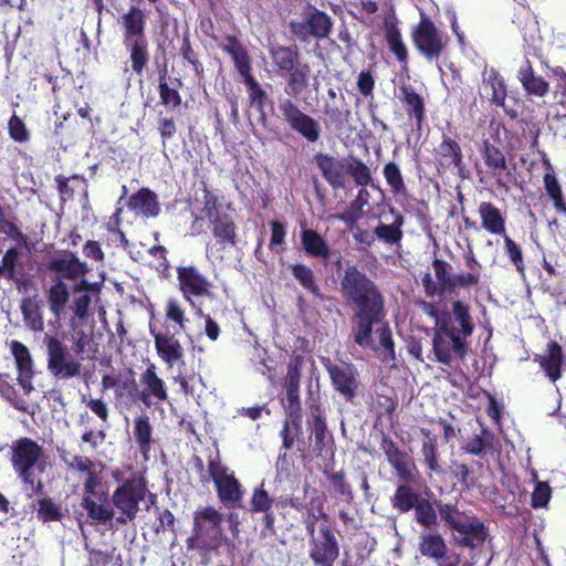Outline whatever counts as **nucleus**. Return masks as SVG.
I'll return each instance as SVG.
<instances>
[{
    "label": "nucleus",
    "instance_id": "59",
    "mask_svg": "<svg viewBox=\"0 0 566 566\" xmlns=\"http://www.w3.org/2000/svg\"><path fill=\"white\" fill-rule=\"evenodd\" d=\"M327 480L333 485L335 492L348 504L354 501V491L350 483L346 480L343 470L327 475Z\"/></svg>",
    "mask_w": 566,
    "mask_h": 566
},
{
    "label": "nucleus",
    "instance_id": "48",
    "mask_svg": "<svg viewBox=\"0 0 566 566\" xmlns=\"http://www.w3.org/2000/svg\"><path fill=\"white\" fill-rule=\"evenodd\" d=\"M368 195L369 193L365 188H360L356 198L349 202L348 208L336 216V218L343 221L349 230H353L358 220L361 219L364 214L363 208L367 203Z\"/></svg>",
    "mask_w": 566,
    "mask_h": 566
},
{
    "label": "nucleus",
    "instance_id": "27",
    "mask_svg": "<svg viewBox=\"0 0 566 566\" xmlns=\"http://www.w3.org/2000/svg\"><path fill=\"white\" fill-rule=\"evenodd\" d=\"M432 268L440 287V293L453 292L455 289L467 290V284L472 283L470 274H452L451 265L439 258L432 260Z\"/></svg>",
    "mask_w": 566,
    "mask_h": 566
},
{
    "label": "nucleus",
    "instance_id": "52",
    "mask_svg": "<svg viewBox=\"0 0 566 566\" xmlns=\"http://www.w3.org/2000/svg\"><path fill=\"white\" fill-rule=\"evenodd\" d=\"M81 505L86 510L87 516L97 523L104 524L111 521L115 515V512L112 507H108L104 504H97L90 494H85Z\"/></svg>",
    "mask_w": 566,
    "mask_h": 566
},
{
    "label": "nucleus",
    "instance_id": "23",
    "mask_svg": "<svg viewBox=\"0 0 566 566\" xmlns=\"http://www.w3.org/2000/svg\"><path fill=\"white\" fill-rule=\"evenodd\" d=\"M336 391L346 400L353 401L358 389L357 370L353 364L336 365L328 363L325 365Z\"/></svg>",
    "mask_w": 566,
    "mask_h": 566
},
{
    "label": "nucleus",
    "instance_id": "60",
    "mask_svg": "<svg viewBox=\"0 0 566 566\" xmlns=\"http://www.w3.org/2000/svg\"><path fill=\"white\" fill-rule=\"evenodd\" d=\"M450 473L458 481L462 490H470L475 484L471 468L460 461L453 460L450 463Z\"/></svg>",
    "mask_w": 566,
    "mask_h": 566
},
{
    "label": "nucleus",
    "instance_id": "44",
    "mask_svg": "<svg viewBox=\"0 0 566 566\" xmlns=\"http://www.w3.org/2000/svg\"><path fill=\"white\" fill-rule=\"evenodd\" d=\"M385 41L389 51L396 56L401 67L407 70L408 49L402 40L401 32L396 24H387L385 28Z\"/></svg>",
    "mask_w": 566,
    "mask_h": 566
},
{
    "label": "nucleus",
    "instance_id": "17",
    "mask_svg": "<svg viewBox=\"0 0 566 566\" xmlns=\"http://www.w3.org/2000/svg\"><path fill=\"white\" fill-rule=\"evenodd\" d=\"M139 403L146 408L156 407L169 399L166 381L157 374L155 364H149L139 375Z\"/></svg>",
    "mask_w": 566,
    "mask_h": 566
},
{
    "label": "nucleus",
    "instance_id": "31",
    "mask_svg": "<svg viewBox=\"0 0 566 566\" xmlns=\"http://www.w3.org/2000/svg\"><path fill=\"white\" fill-rule=\"evenodd\" d=\"M139 381L136 380V374L133 368H126L118 374V385L115 392V399L122 406L130 408L139 403Z\"/></svg>",
    "mask_w": 566,
    "mask_h": 566
},
{
    "label": "nucleus",
    "instance_id": "39",
    "mask_svg": "<svg viewBox=\"0 0 566 566\" xmlns=\"http://www.w3.org/2000/svg\"><path fill=\"white\" fill-rule=\"evenodd\" d=\"M301 244L305 253L312 258L328 260L332 251L324 237L313 229L301 231Z\"/></svg>",
    "mask_w": 566,
    "mask_h": 566
},
{
    "label": "nucleus",
    "instance_id": "15",
    "mask_svg": "<svg viewBox=\"0 0 566 566\" xmlns=\"http://www.w3.org/2000/svg\"><path fill=\"white\" fill-rule=\"evenodd\" d=\"M222 514L211 505L200 507L193 512L191 535L187 538V549H205L208 544L206 537L210 531L219 530Z\"/></svg>",
    "mask_w": 566,
    "mask_h": 566
},
{
    "label": "nucleus",
    "instance_id": "11",
    "mask_svg": "<svg viewBox=\"0 0 566 566\" xmlns=\"http://www.w3.org/2000/svg\"><path fill=\"white\" fill-rule=\"evenodd\" d=\"M280 118L306 142L315 144L322 135L318 120L303 112L290 97L279 98Z\"/></svg>",
    "mask_w": 566,
    "mask_h": 566
},
{
    "label": "nucleus",
    "instance_id": "35",
    "mask_svg": "<svg viewBox=\"0 0 566 566\" xmlns=\"http://www.w3.org/2000/svg\"><path fill=\"white\" fill-rule=\"evenodd\" d=\"M127 207L146 218H155L160 213L157 195L147 187H143L133 193L128 199Z\"/></svg>",
    "mask_w": 566,
    "mask_h": 566
},
{
    "label": "nucleus",
    "instance_id": "13",
    "mask_svg": "<svg viewBox=\"0 0 566 566\" xmlns=\"http://www.w3.org/2000/svg\"><path fill=\"white\" fill-rule=\"evenodd\" d=\"M290 30L294 36L303 42L311 38L326 39L333 30L332 18L315 7H308L302 21H291Z\"/></svg>",
    "mask_w": 566,
    "mask_h": 566
},
{
    "label": "nucleus",
    "instance_id": "32",
    "mask_svg": "<svg viewBox=\"0 0 566 566\" xmlns=\"http://www.w3.org/2000/svg\"><path fill=\"white\" fill-rule=\"evenodd\" d=\"M481 227L490 234L504 235L506 233V217L494 203L482 201L478 207Z\"/></svg>",
    "mask_w": 566,
    "mask_h": 566
},
{
    "label": "nucleus",
    "instance_id": "25",
    "mask_svg": "<svg viewBox=\"0 0 566 566\" xmlns=\"http://www.w3.org/2000/svg\"><path fill=\"white\" fill-rule=\"evenodd\" d=\"M313 160L332 189L339 190L346 187V158L337 159L329 154L317 153Z\"/></svg>",
    "mask_w": 566,
    "mask_h": 566
},
{
    "label": "nucleus",
    "instance_id": "28",
    "mask_svg": "<svg viewBox=\"0 0 566 566\" xmlns=\"http://www.w3.org/2000/svg\"><path fill=\"white\" fill-rule=\"evenodd\" d=\"M269 54L272 65L280 76H284L285 73L303 63L301 52L296 45L271 44Z\"/></svg>",
    "mask_w": 566,
    "mask_h": 566
},
{
    "label": "nucleus",
    "instance_id": "7",
    "mask_svg": "<svg viewBox=\"0 0 566 566\" xmlns=\"http://www.w3.org/2000/svg\"><path fill=\"white\" fill-rule=\"evenodd\" d=\"M42 454V447L27 437L14 440L10 447V461L14 472L36 494H42L44 490L42 481L36 480L34 474Z\"/></svg>",
    "mask_w": 566,
    "mask_h": 566
},
{
    "label": "nucleus",
    "instance_id": "58",
    "mask_svg": "<svg viewBox=\"0 0 566 566\" xmlns=\"http://www.w3.org/2000/svg\"><path fill=\"white\" fill-rule=\"evenodd\" d=\"M503 238V248L506 256L509 258L510 262L514 265L515 270L524 274L525 272V263L523 258V251L518 243H516L509 234L507 232L504 235H501Z\"/></svg>",
    "mask_w": 566,
    "mask_h": 566
},
{
    "label": "nucleus",
    "instance_id": "2",
    "mask_svg": "<svg viewBox=\"0 0 566 566\" xmlns=\"http://www.w3.org/2000/svg\"><path fill=\"white\" fill-rule=\"evenodd\" d=\"M339 291L353 310L354 340L377 350L373 342L374 326L386 317V301L379 285L356 264L347 265L339 280Z\"/></svg>",
    "mask_w": 566,
    "mask_h": 566
},
{
    "label": "nucleus",
    "instance_id": "18",
    "mask_svg": "<svg viewBox=\"0 0 566 566\" xmlns=\"http://www.w3.org/2000/svg\"><path fill=\"white\" fill-rule=\"evenodd\" d=\"M177 280L184 298L195 306L193 297H212L211 282L193 265L178 266Z\"/></svg>",
    "mask_w": 566,
    "mask_h": 566
},
{
    "label": "nucleus",
    "instance_id": "8",
    "mask_svg": "<svg viewBox=\"0 0 566 566\" xmlns=\"http://www.w3.org/2000/svg\"><path fill=\"white\" fill-rule=\"evenodd\" d=\"M149 493L147 481L143 475L133 474L120 483L112 494V503L120 513L117 522L125 524L136 518L139 504Z\"/></svg>",
    "mask_w": 566,
    "mask_h": 566
},
{
    "label": "nucleus",
    "instance_id": "4",
    "mask_svg": "<svg viewBox=\"0 0 566 566\" xmlns=\"http://www.w3.org/2000/svg\"><path fill=\"white\" fill-rule=\"evenodd\" d=\"M438 323V328H432L434 360L451 367L454 358L464 360L469 353L468 338L475 327L470 305L461 300L452 301L451 310H443Z\"/></svg>",
    "mask_w": 566,
    "mask_h": 566
},
{
    "label": "nucleus",
    "instance_id": "5",
    "mask_svg": "<svg viewBox=\"0 0 566 566\" xmlns=\"http://www.w3.org/2000/svg\"><path fill=\"white\" fill-rule=\"evenodd\" d=\"M219 48L231 56L237 72L247 86L250 104L255 107L260 114L261 122L264 123L266 120L265 105L271 101L269 94L252 74V59L248 50L239 38L233 34L224 36Z\"/></svg>",
    "mask_w": 566,
    "mask_h": 566
},
{
    "label": "nucleus",
    "instance_id": "37",
    "mask_svg": "<svg viewBox=\"0 0 566 566\" xmlns=\"http://www.w3.org/2000/svg\"><path fill=\"white\" fill-rule=\"evenodd\" d=\"M447 546L446 538L437 528L422 531L418 536V553L428 560L432 562L440 553H444Z\"/></svg>",
    "mask_w": 566,
    "mask_h": 566
},
{
    "label": "nucleus",
    "instance_id": "46",
    "mask_svg": "<svg viewBox=\"0 0 566 566\" xmlns=\"http://www.w3.org/2000/svg\"><path fill=\"white\" fill-rule=\"evenodd\" d=\"M293 277L300 283V285L315 297L324 300V295L316 281L314 271L306 264L295 263L290 265Z\"/></svg>",
    "mask_w": 566,
    "mask_h": 566
},
{
    "label": "nucleus",
    "instance_id": "43",
    "mask_svg": "<svg viewBox=\"0 0 566 566\" xmlns=\"http://www.w3.org/2000/svg\"><path fill=\"white\" fill-rule=\"evenodd\" d=\"M133 432L139 452L145 460H148L153 444V427L148 415L143 413L134 419Z\"/></svg>",
    "mask_w": 566,
    "mask_h": 566
},
{
    "label": "nucleus",
    "instance_id": "61",
    "mask_svg": "<svg viewBox=\"0 0 566 566\" xmlns=\"http://www.w3.org/2000/svg\"><path fill=\"white\" fill-rule=\"evenodd\" d=\"M8 134L13 142L19 144H25L31 139V133L27 124L15 113L8 120Z\"/></svg>",
    "mask_w": 566,
    "mask_h": 566
},
{
    "label": "nucleus",
    "instance_id": "34",
    "mask_svg": "<svg viewBox=\"0 0 566 566\" xmlns=\"http://www.w3.org/2000/svg\"><path fill=\"white\" fill-rule=\"evenodd\" d=\"M400 99L409 119L415 120L417 129H421L426 120V105L423 97L410 85L400 86Z\"/></svg>",
    "mask_w": 566,
    "mask_h": 566
},
{
    "label": "nucleus",
    "instance_id": "56",
    "mask_svg": "<svg viewBox=\"0 0 566 566\" xmlns=\"http://www.w3.org/2000/svg\"><path fill=\"white\" fill-rule=\"evenodd\" d=\"M10 376L8 374L0 373V395L11 403L13 408L19 411H27L28 403L24 399H22L13 384L9 381Z\"/></svg>",
    "mask_w": 566,
    "mask_h": 566
},
{
    "label": "nucleus",
    "instance_id": "14",
    "mask_svg": "<svg viewBox=\"0 0 566 566\" xmlns=\"http://www.w3.org/2000/svg\"><path fill=\"white\" fill-rule=\"evenodd\" d=\"M308 547V556L314 566H334L340 554L339 542L329 525L318 527L317 538H310Z\"/></svg>",
    "mask_w": 566,
    "mask_h": 566
},
{
    "label": "nucleus",
    "instance_id": "36",
    "mask_svg": "<svg viewBox=\"0 0 566 566\" xmlns=\"http://www.w3.org/2000/svg\"><path fill=\"white\" fill-rule=\"evenodd\" d=\"M171 84L175 86L169 84L167 70L164 67L158 76V94L160 104L166 108L175 111L176 108H179L182 103V97L178 91V88L182 86V82L180 78L175 77L171 81Z\"/></svg>",
    "mask_w": 566,
    "mask_h": 566
},
{
    "label": "nucleus",
    "instance_id": "57",
    "mask_svg": "<svg viewBox=\"0 0 566 566\" xmlns=\"http://www.w3.org/2000/svg\"><path fill=\"white\" fill-rule=\"evenodd\" d=\"M21 313L25 325L33 332H40L44 328V323L40 310L30 298H24L21 303Z\"/></svg>",
    "mask_w": 566,
    "mask_h": 566
},
{
    "label": "nucleus",
    "instance_id": "10",
    "mask_svg": "<svg viewBox=\"0 0 566 566\" xmlns=\"http://www.w3.org/2000/svg\"><path fill=\"white\" fill-rule=\"evenodd\" d=\"M48 370L56 379H70L81 375L82 363L73 358L67 346L56 336L45 335Z\"/></svg>",
    "mask_w": 566,
    "mask_h": 566
},
{
    "label": "nucleus",
    "instance_id": "33",
    "mask_svg": "<svg viewBox=\"0 0 566 566\" xmlns=\"http://www.w3.org/2000/svg\"><path fill=\"white\" fill-rule=\"evenodd\" d=\"M209 222L211 224L212 235L216 239V245H220L218 251L238 244L237 226L231 216L223 213L221 217Z\"/></svg>",
    "mask_w": 566,
    "mask_h": 566
},
{
    "label": "nucleus",
    "instance_id": "54",
    "mask_svg": "<svg viewBox=\"0 0 566 566\" xmlns=\"http://www.w3.org/2000/svg\"><path fill=\"white\" fill-rule=\"evenodd\" d=\"M36 517L43 523L60 522L64 517L62 506L51 497L44 496L38 501Z\"/></svg>",
    "mask_w": 566,
    "mask_h": 566
},
{
    "label": "nucleus",
    "instance_id": "16",
    "mask_svg": "<svg viewBox=\"0 0 566 566\" xmlns=\"http://www.w3.org/2000/svg\"><path fill=\"white\" fill-rule=\"evenodd\" d=\"M480 155L485 167V174L495 180L499 188L506 187L513 179V172L502 149L484 139L480 147Z\"/></svg>",
    "mask_w": 566,
    "mask_h": 566
},
{
    "label": "nucleus",
    "instance_id": "63",
    "mask_svg": "<svg viewBox=\"0 0 566 566\" xmlns=\"http://www.w3.org/2000/svg\"><path fill=\"white\" fill-rule=\"evenodd\" d=\"M180 55L185 61L188 62L189 65H191L195 74L198 77H201L205 72V67L202 63L199 60V54L193 50L190 41V36L188 34H185L182 36V43L180 46Z\"/></svg>",
    "mask_w": 566,
    "mask_h": 566
},
{
    "label": "nucleus",
    "instance_id": "3",
    "mask_svg": "<svg viewBox=\"0 0 566 566\" xmlns=\"http://www.w3.org/2000/svg\"><path fill=\"white\" fill-rule=\"evenodd\" d=\"M412 511L416 523L423 527V531L437 528L440 517L458 547L478 549L488 537L484 522L471 511L460 510L457 503L437 500L431 502L422 497Z\"/></svg>",
    "mask_w": 566,
    "mask_h": 566
},
{
    "label": "nucleus",
    "instance_id": "38",
    "mask_svg": "<svg viewBox=\"0 0 566 566\" xmlns=\"http://www.w3.org/2000/svg\"><path fill=\"white\" fill-rule=\"evenodd\" d=\"M389 213L394 217L390 224L379 223L375 228V234L378 240L386 244H399L403 238L402 227L405 223L403 216L394 207L389 208Z\"/></svg>",
    "mask_w": 566,
    "mask_h": 566
},
{
    "label": "nucleus",
    "instance_id": "41",
    "mask_svg": "<svg viewBox=\"0 0 566 566\" xmlns=\"http://www.w3.org/2000/svg\"><path fill=\"white\" fill-rule=\"evenodd\" d=\"M312 69L303 62L292 71L284 74L286 77L285 92L292 97H300L310 86Z\"/></svg>",
    "mask_w": 566,
    "mask_h": 566
},
{
    "label": "nucleus",
    "instance_id": "30",
    "mask_svg": "<svg viewBox=\"0 0 566 566\" xmlns=\"http://www.w3.org/2000/svg\"><path fill=\"white\" fill-rule=\"evenodd\" d=\"M482 90L492 104L497 107H505L507 86L504 77L496 69L484 67L482 72Z\"/></svg>",
    "mask_w": 566,
    "mask_h": 566
},
{
    "label": "nucleus",
    "instance_id": "12",
    "mask_svg": "<svg viewBox=\"0 0 566 566\" xmlns=\"http://www.w3.org/2000/svg\"><path fill=\"white\" fill-rule=\"evenodd\" d=\"M380 449L392 469L396 478L401 483H417L420 472L413 458L402 450L392 438L386 433L381 434Z\"/></svg>",
    "mask_w": 566,
    "mask_h": 566
},
{
    "label": "nucleus",
    "instance_id": "24",
    "mask_svg": "<svg viewBox=\"0 0 566 566\" xmlns=\"http://www.w3.org/2000/svg\"><path fill=\"white\" fill-rule=\"evenodd\" d=\"M434 159L439 168H454L461 178L467 177V168L460 144L451 136L443 134L441 143L434 148Z\"/></svg>",
    "mask_w": 566,
    "mask_h": 566
},
{
    "label": "nucleus",
    "instance_id": "26",
    "mask_svg": "<svg viewBox=\"0 0 566 566\" xmlns=\"http://www.w3.org/2000/svg\"><path fill=\"white\" fill-rule=\"evenodd\" d=\"M122 43L147 38V14L138 6L132 4L119 18Z\"/></svg>",
    "mask_w": 566,
    "mask_h": 566
},
{
    "label": "nucleus",
    "instance_id": "19",
    "mask_svg": "<svg viewBox=\"0 0 566 566\" xmlns=\"http://www.w3.org/2000/svg\"><path fill=\"white\" fill-rule=\"evenodd\" d=\"M149 333L154 338V345L158 357L168 367H174L177 364H185V349L176 334L165 329H157L149 326Z\"/></svg>",
    "mask_w": 566,
    "mask_h": 566
},
{
    "label": "nucleus",
    "instance_id": "49",
    "mask_svg": "<svg viewBox=\"0 0 566 566\" xmlns=\"http://www.w3.org/2000/svg\"><path fill=\"white\" fill-rule=\"evenodd\" d=\"M495 441L494 433L488 428H482L479 434L463 446V450L472 455H482L494 449Z\"/></svg>",
    "mask_w": 566,
    "mask_h": 566
},
{
    "label": "nucleus",
    "instance_id": "20",
    "mask_svg": "<svg viewBox=\"0 0 566 566\" xmlns=\"http://www.w3.org/2000/svg\"><path fill=\"white\" fill-rule=\"evenodd\" d=\"M307 424L314 434V448L319 455L326 453L334 444V437L327 428L325 409L313 400L307 406Z\"/></svg>",
    "mask_w": 566,
    "mask_h": 566
},
{
    "label": "nucleus",
    "instance_id": "22",
    "mask_svg": "<svg viewBox=\"0 0 566 566\" xmlns=\"http://www.w3.org/2000/svg\"><path fill=\"white\" fill-rule=\"evenodd\" d=\"M10 348L18 371L17 381L23 395L29 396L34 391L33 378L35 370L33 358L29 348L19 340H12Z\"/></svg>",
    "mask_w": 566,
    "mask_h": 566
},
{
    "label": "nucleus",
    "instance_id": "50",
    "mask_svg": "<svg viewBox=\"0 0 566 566\" xmlns=\"http://www.w3.org/2000/svg\"><path fill=\"white\" fill-rule=\"evenodd\" d=\"M345 174L353 178L356 186L367 187L373 181L370 168L358 157L346 158Z\"/></svg>",
    "mask_w": 566,
    "mask_h": 566
},
{
    "label": "nucleus",
    "instance_id": "47",
    "mask_svg": "<svg viewBox=\"0 0 566 566\" xmlns=\"http://www.w3.org/2000/svg\"><path fill=\"white\" fill-rule=\"evenodd\" d=\"M69 467L78 472L87 474L83 488L84 494L94 495L99 484V479L96 475L94 462L88 457L75 455Z\"/></svg>",
    "mask_w": 566,
    "mask_h": 566
},
{
    "label": "nucleus",
    "instance_id": "1",
    "mask_svg": "<svg viewBox=\"0 0 566 566\" xmlns=\"http://www.w3.org/2000/svg\"><path fill=\"white\" fill-rule=\"evenodd\" d=\"M46 271L50 274V286L45 290V297L51 314L60 321L66 313L71 295L73 298L71 310L73 316L80 321L88 317L92 305V294L101 293L102 284L90 282L87 274L90 268L76 253L63 250L49 259Z\"/></svg>",
    "mask_w": 566,
    "mask_h": 566
},
{
    "label": "nucleus",
    "instance_id": "21",
    "mask_svg": "<svg viewBox=\"0 0 566 566\" xmlns=\"http://www.w3.org/2000/svg\"><path fill=\"white\" fill-rule=\"evenodd\" d=\"M533 361L538 365L544 376L555 384L563 377L566 354L557 340H549L542 354H534Z\"/></svg>",
    "mask_w": 566,
    "mask_h": 566
},
{
    "label": "nucleus",
    "instance_id": "55",
    "mask_svg": "<svg viewBox=\"0 0 566 566\" xmlns=\"http://www.w3.org/2000/svg\"><path fill=\"white\" fill-rule=\"evenodd\" d=\"M545 65L549 71V76L555 82L553 93L556 103L566 108V70L560 65L548 66L547 63Z\"/></svg>",
    "mask_w": 566,
    "mask_h": 566
},
{
    "label": "nucleus",
    "instance_id": "42",
    "mask_svg": "<svg viewBox=\"0 0 566 566\" xmlns=\"http://www.w3.org/2000/svg\"><path fill=\"white\" fill-rule=\"evenodd\" d=\"M412 483L398 484L392 496L390 504L394 510L400 514H406L412 511L422 496L412 486Z\"/></svg>",
    "mask_w": 566,
    "mask_h": 566
},
{
    "label": "nucleus",
    "instance_id": "9",
    "mask_svg": "<svg viewBox=\"0 0 566 566\" xmlns=\"http://www.w3.org/2000/svg\"><path fill=\"white\" fill-rule=\"evenodd\" d=\"M410 35L413 46L428 62L438 61L449 44V36L424 13Z\"/></svg>",
    "mask_w": 566,
    "mask_h": 566
},
{
    "label": "nucleus",
    "instance_id": "64",
    "mask_svg": "<svg viewBox=\"0 0 566 566\" xmlns=\"http://www.w3.org/2000/svg\"><path fill=\"white\" fill-rule=\"evenodd\" d=\"M421 454L423 462L430 472H441V465L439 463V446L430 441H422Z\"/></svg>",
    "mask_w": 566,
    "mask_h": 566
},
{
    "label": "nucleus",
    "instance_id": "40",
    "mask_svg": "<svg viewBox=\"0 0 566 566\" xmlns=\"http://www.w3.org/2000/svg\"><path fill=\"white\" fill-rule=\"evenodd\" d=\"M123 45L129 53L132 71L137 75H143L150 59L148 39L129 40Z\"/></svg>",
    "mask_w": 566,
    "mask_h": 566
},
{
    "label": "nucleus",
    "instance_id": "29",
    "mask_svg": "<svg viewBox=\"0 0 566 566\" xmlns=\"http://www.w3.org/2000/svg\"><path fill=\"white\" fill-rule=\"evenodd\" d=\"M517 80L528 96L544 97L549 92V82L535 72L532 62L527 57L517 70Z\"/></svg>",
    "mask_w": 566,
    "mask_h": 566
},
{
    "label": "nucleus",
    "instance_id": "62",
    "mask_svg": "<svg viewBox=\"0 0 566 566\" xmlns=\"http://www.w3.org/2000/svg\"><path fill=\"white\" fill-rule=\"evenodd\" d=\"M274 499L270 496L268 491L264 489V482L256 486L250 500V511L252 513L266 512L272 509Z\"/></svg>",
    "mask_w": 566,
    "mask_h": 566
},
{
    "label": "nucleus",
    "instance_id": "6",
    "mask_svg": "<svg viewBox=\"0 0 566 566\" xmlns=\"http://www.w3.org/2000/svg\"><path fill=\"white\" fill-rule=\"evenodd\" d=\"M196 468L201 473V482L207 483L211 479L214 483L219 501L227 507H239L244 496V488L235 478L234 472L224 465L219 457L209 459L208 476L203 474V462L196 457Z\"/></svg>",
    "mask_w": 566,
    "mask_h": 566
},
{
    "label": "nucleus",
    "instance_id": "45",
    "mask_svg": "<svg viewBox=\"0 0 566 566\" xmlns=\"http://www.w3.org/2000/svg\"><path fill=\"white\" fill-rule=\"evenodd\" d=\"M544 165L551 170L549 172H546L543 177L545 191L549 199L553 201L555 210L563 214H566V202L564 200L562 186L558 182L548 159H544Z\"/></svg>",
    "mask_w": 566,
    "mask_h": 566
},
{
    "label": "nucleus",
    "instance_id": "53",
    "mask_svg": "<svg viewBox=\"0 0 566 566\" xmlns=\"http://www.w3.org/2000/svg\"><path fill=\"white\" fill-rule=\"evenodd\" d=\"M382 175L392 195L398 196L407 192L403 176L395 161L385 164Z\"/></svg>",
    "mask_w": 566,
    "mask_h": 566
},
{
    "label": "nucleus",
    "instance_id": "51",
    "mask_svg": "<svg viewBox=\"0 0 566 566\" xmlns=\"http://www.w3.org/2000/svg\"><path fill=\"white\" fill-rule=\"evenodd\" d=\"M54 181L62 203L73 200L76 186L84 185L86 187V179L77 174H73L70 177L57 175Z\"/></svg>",
    "mask_w": 566,
    "mask_h": 566
}]
</instances>
